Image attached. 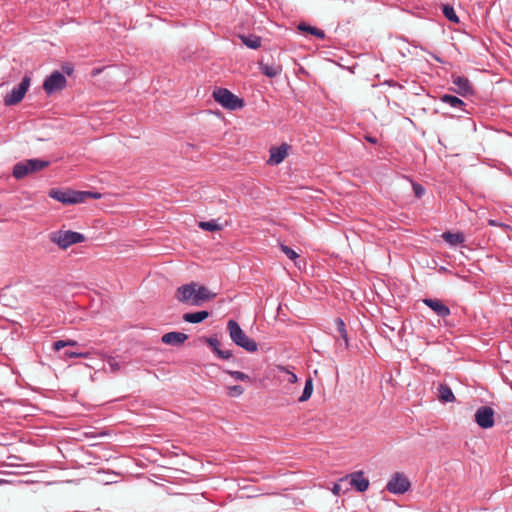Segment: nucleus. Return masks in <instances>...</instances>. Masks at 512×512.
<instances>
[{"label":"nucleus","mask_w":512,"mask_h":512,"mask_svg":"<svg viewBox=\"0 0 512 512\" xmlns=\"http://www.w3.org/2000/svg\"><path fill=\"white\" fill-rule=\"evenodd\" d=\"M227 373L231 377H233L235 380L244 381V382L245 381H248V382L252 381L251 377L248 374H246L244 372H241V371H231V370H229V371H227Z\"/></svg>","instance_id":"obj_31"},{"label":"nucleus","mask_w":512,"mask_h":512,"mask_svg":"<svg viewBox=\"0 0 512 512\" xmlns=\"http://www.w3.org/2000/svg\"><path fill=\"white\" fill-rule=\"evenodd\" d=\"M50 164L49 161L34 159V173L41 171L42 169L48 167Z\"/></svg>","instance_id":"obj_35"},{"label":"nucleus","mask_w":512,"mask_h":512,"mask_svg":"<svg viewBox=\"0 0 512 512\" xmlns=\"http://www.w3.org/2000/svg\"><path fill=\"white\" fill-rule=\"evenodd\" d=\"M341 483L342 482L334 484L332 488V492L334 495L339 496L343 492Z\"/></svg>","instance_id":"obj_38"},{"label":"nucleus","mask_w":512,"mask_h":512,"mask_svg":"<svg viewBox=\"0 0 512 512\" xmlns=\"http://www.w3.org/2000/svg\"><path fill=\"white\" fill-rule=\"evenodd\" d=\"M451 78L453 85L456 86V88H451L452 91L462 97L472 96L475 94L473 85L467 77L453 74Z\"/></svg>","instance_id":"obj_9"},{"label":"nucleus","mask_w":512,"mask_h":512,"mask_svg":"<svg viewBox=\"0 0 512 512\" xmlns=\"http://www.w3.org/2000/svg\"><path fill=\"white\" fill-rule=\"evenodd\" d=\"M279 369H281L282 371H285L287 374H288V379L287 381L289 383H296L298 378H297V375L293 372H290L288 369H286L285 367H279Z\"/></svg>","instance_id":"obj_36"},{"label":"nucleus","mask_w":512,"mask_h":512,"mask_svg":"<svg viewBox=\"0 0 512 512\" xmlns=\"http://www.w3.org/2000/svg\"><path fill=\"white\" fill-rule=\"evenodd\" d=\"M365 139L371 144L378 143V139L375 136L367 135V136H365Z\"/></svg>","instance_id":"obj_39"},{"label":"nucleus","mask_w":512,"mask_h":512,"mask_svg":"<svg viewBox=\"0 0 512 512\" xmlns=\"http://www.w3.org/2000/svg\"><path fill=\"white\" fill-rule=\"evenodd\" d=\"M240 39L250 49H258L261 46V37L257 35H240Z\"/></svg>","instance_id":"obj_24"},{"label":"nucleus","mask_w":512,"mask_h":512,"mask_svg":"<svg viewBox=\"0 0 512 512\" xmlns=\"http://www.w3.org/2000/svg\"><path fill=\"white\" fill-rule=\"evenodd\" d=\"M31 78L25 75L21 83L14 87L4 98V103L7 106L15 105L19 103L25 96L29 86Z\"/></svg>","instance_id":"obj_5"},{"label":"nucleus","mask_w":512,"mask_h":512,"mask_svg":"<svg viewBox=\"0 0 512 512\" xmlns=\"http://www.w3.org/2000/svg\"><path fill=\"white\" fill-rule=\"evenodd\" d=\"M108 364L113 372H118L121 368L120 364L116 361V359L112 357L108 360Z\"/></svg>","instance_id":"obj_37"},{"label":"nucleus","mask_w":512,"mask_h":512,"mask_svg":"<svg viewBox=\"0 0 512 512\" xmlns=\"http://www.w3.org/2000/svg\"><path fill=\"white\" fill-rule=\"evenodd\" d=\"M197 286V283L191 282L178 287L175 293V298L181 303H189L193 306L194 294Z\"/></svg>","instance_id":"obj_11"},{"label":"nucleus","mask_w":512,"mask_h":512,"mask_svg":"<svg viewBox=\"0 0 512 512\" xmlns=\"http://www.w3.org/2000/svg\"><path fill=\"white\" fill-rule=\"evenodd\" d=\"M313 393V379L308 377L305 381V386L302 392V395L299 397V402L307 401Z\"/></svg>","instance_id":"obj_27"},{"label":"nucleus","mask_w":512,"mask_h":512,"mask_svg":"<svg viewBox=\"0 0 512 512\" xmlns=\"http://www.w3.org/2000/svg\"><path fill=\"white\" fill-rule=\"evenodd\" d=\"M227 390L230 397H239L244 393V388L241 385L228 386Z\"/></svg>","instance_id":"obj_32"},{"label":"nucleus","mask_w":512,"mask_h":512,"mask_svg":"<svg viewBox=\"0 0 512 512\" xmlns=\"http://www.w3.org/2000/svg\"><path fill=\"white\" fill-rule=\"evenodd\" d=\"M35 429H37V430H42V429H43V427H36V426H34V430H35Z\"/></svg>","instance_id":"obj_44"},{"label":"nucleus","mask_w":512,"mask_h":512,"mask_svg":"<svg viewBox=\"0 0 512 512\" xmlns=\"http://www.w3.org/2000/svg\"><path fill=\"white\" fill-rule=\"evenodd\" d=\"M89 353L86 352H76L71 350H66L63 353L64 357L67 358H87Z\"/></svg>","instance_id":"obj_34"},{"label":"nucleus","mask_w":512,"mask_h":512,"mask_svg":"<svg viewBox=\"0 0 512 512\" xmlns=\"http://www.w3.org/2000/svg\"><path fill=\"white\" fill-rule=\"evenodd\" d=\"M77 345H78V343L75 340H70V339L69 340H58L52 344V348L55 351H59L65 347H72V346H77Z\"/></svg>","instance_id":"obj_29"},{"label":"nucleus","mask_w":512,"mask_h":512,"mask_svg":"<svg viewBox=\"0 0 512 512\" xmlns=\"http://www.w3.org/2000/svg\"><path fill=\"white\" fill-rule=\"evenodd\" d=\"M216 293L211 292L206 286L198 285L194 294L193 306H201L204 302L212 300Z\"/></svg>","instance_id":"obj_16"},{"label":"nucleus","mask_w":512,"mask_h":512,"mask_svg":"<svg viewBox=\"0 0 512 512\" xmlns=\"http://www.w3.org/2000/svg\"><path fill=\"white\" fill-rule=\"evenodd\" d=\"M438 399L443 403H450L456 400L452 389L445 383L438 386Z\"/></svg>","instance_id":"obj_21"},{"label":"nucleus","mask_w":512,"mask_h":512,"mask_svg":"<svg viewBox=\"0 0 512 512\" xmlns=\"http://www.w3.org/2000/svg\"><path fill=\"white\" fill-rule=\"evenodd\" d=\"M422 302L441 318H446L451 314L450 308L440 299L423 298Z\"/></svg>","instance_id":"obj_12"},{"label":"nucleus","mask_w":512,"mask_h":512,"mask_svg":"<svg viewBox=\"0 0 512 512\" xmlns=\"http://www.w3.org/2000/svg\"><path fill=\"white\" fill-rule=\"evenodd\" d=\"M187 339H188V335L187 334H185L183 332L172 331V332L165 333L162 336L161 341H162V343H164L166 345L180 346Z\"/></svg>","instance_id":"obj_17"},{"label":"nucleus","mask_w":512,"mask_h":512,"mask_svg":"<svg viewBox=\"0 0 512 512\" xmlns=\"http://www.w3.org/2000/svg\"><path fill=\"white\" fill-rule=\"evenodd\" d=\"M412 188L416 198L420 199L424 196L425 188L421 184L412 181Z\"/></svg>","instance_id":"obj_33"},{"label":"nucleus","mask_w":512,"mask_h":512,"mask_svg":"<svg viewBox=\"0 0 512 512\" xmlns=\"http://www.w3.org/2000/svg\"><path fill=\"white\" fill-rule=\"evenodd\" d=\"M32 172V159H27L24 162H18L14 165L12 174L16 179H22Z\"/></svg>","instance_id":"obj_18"},{"label":"nucleus","mask_w":512,"mask_h":512,"mask_svg":"<svg viewBox=\"0 0 512 512\" xmlns=\"http://www.w3.org/2000/svg\"><path fill=\"white\" fill-rule=\"evenodd\" d=\"M33 408H34V409H40L39 405H38V404H36V403H34Z\"/></svg>","instance_id":"obj_43"},{"label":"nucleus","mask_w":512,"mask_h":512,"mask_svg":"<svg viewBox=\"0 0 512 512\" xmlns=\"http://www.w3.org/2000/svg\"><path fill=\"white\" fill-rule=\"evenodd\" d=\"M66 83L65 76L59 71H54L45 79L43 89L47 94H52L65 88Z\"/></svg>","instance_id":"obj_8"},{"label":"nucleus","mask_w":512,"mask_h":512,"mask_svg":"<svg viewBox=\"0 0 512 512\" xmlns=\"http://www.w3.org/2000/svg\"><path fill=\"white\" fill-rule=\"evenodd\" d=\"M210 316V312L207 310H201L197 312L184 313L182 318L185 322L197 324L203 322Z\"/></svg>","instance_id":"obj_20"},{"label":"nucleus","mask_w":512,"mask_h":512,"mask_svg":"<svg viewBox=\"0 0 512 512\" xmlns=\"http://www.w3.org/2000/svg\"><path fill=\"white\" fill-rule=\"evenodd\" d=\"M297 29L301 32H305L308 34H311L315 36L318 39H324L325 38V32L321 29H318L315 26H311L305 22H300L297 26Z\"/></svg>","instance_id":"obj_23"},{"label":"nucleus","mask_w":512,"mask_h":512,"mask_svg":"<svg viewBox=\"0 0 512 512\" xmlns=\"http://www.w3.org/2000/svg\"><path fill=\"white\" fill-rule=\"evenodd\" d=\"M201 340L208 344V346L212 349V351L216 354V356L220 359L228 360L230 359L233 354L231 350H222L220 349V341L217 339L216 336L211 337H202Z\"/></svg>","instance_id":"obj_14"},{"label":"nucleus","mask_w":512,"mask_h":512,"mask_svg":"<svg viewBox=\"0 0 512 512\" xmlns=\"http://www.w3.org/2000/svg\"><path fill=\"white\" fill-rule=\"evenodd\" d=\"M290 149V145L287 143H282L280 146H272L269 150L270 157L267 161L269 165H278L284 161V159L288 155V150Z\"/></svg>","instance_id":"obj_13"},{"label":"nucleus","mask_w":512,"mask_h":512,"mask_svg":"<svg viewBox=\"0 0 512 512\" xmlns=\"http://www.w3.org/2000/svg\"><path fill=\"white\" fill-rule=\"evenodd\" d=\"M43 293H44V289L43 288L40 289V288L37 287L36 291H34V297L35 296L36 297H40L41 294H43Z\"/></svg>","instance_id":"obj_41"},{"label":"nucleus","mask_w":512,"mask_h":512,"mask_svg":"<svg viewBox=\"0 0 512 512\" xmlns=\"http://www.w3.org/2000/svg\"><path fill=\"white\" fill-rule=\"evenodd\" d=\"M259 68L262 74L269 78H274L281 74L282 66L279 64H269L263 61L259 62Z\"/></svg>","instance_id":"obj_19"},{"label":"nucleus","mask_w":512,"mask_h":512,"mask_svg":"<svg viewBox=\"0 0 512 512\" xmlns=\"http://www.w3.org/2000/svg\"><path fill=\"white\" fill-rule=\"evenodd\" d=\"M49 197L64 205L84 203L88 198L99 199L101 194L92 191H76L72 189L52 188L48 192Z\"/></svg>","instance_id":"obj_1"},{"label":"nucleus","mask_w":512,"mask_h":512,"mask_svg":"<svg viewBox=\"0 0 512 512\" xmlns=\"http://www.w3.org/2000/svg\"><path fill=\"white\" fill-rule=\"evenodd\" d=\"M212 96L214 100L225 109L238 110L245 105L242 98H239L226 88L216 87L213 90Z\"/></svg>","instance_id":"obj_3"},{"label":"nucleus","mask_w":512,"mask_h":512,"mask_svg":"<svg viewBox=\"0 0 512 512\" xmlns=\"http://www.w3.org/2000/svg\"><path fill=\"white\" fill-rule=\"evenodd\" d=\"M35 436H41V434H40V433H38V432H35V431H34V437H35Z\"/></svg>","instance_id":"obj_45"},{"label":"nucleus","mask_w":512,"mask_h":512,"mask_svg":"<svg viewBox=\"0 0 512 512\" xmlns=\"http://www.w3.org/2000/svg\"><path fill=\"white\" fill-rule=\"evenodd\" d=\"M280 250L291 260H293L295 262V264L297 265V262L296 260L299 258V254L297 252H295L291 247L285 245V244H280Z\"/></svg>","instance_id":"obj_30"},{"label":"nucleus","mask_w":512,"mask_h":512,"mask_svg":"<svg viewBox=\"0 0 512 512\" xmlns=\"http://www.w3.org/2000/svg\"><path fill=\"white\" fill-rule=\"evenodd\" d=\"M63 71L67 74V75H71L72 72H73V67L71 66H63Z\"/></svg>","instance_id":"obj_40"},{"label":"nucleus","mask_w":512,"mask_h":512,"mask_svg":"<svg viewBox=\"0 0 512 512\" xmlns=\"http://www.w3.org/2000/svg\"><path fill=\"white\" fill-rule=\"evenodd\" d=\"M335 324H336V330H337V333L339 334V337L344 340L345 348H348L349 347V339H348V333L346 330L345 322L343 321L342 318L338 317L335 319Z\"/></svg>","instance_id":"obj_25"},{"label":"nucleus","mask_w":512,"mask_h":512,"mask_svg":"<svg viewBox=\"0 0 512 512\" xmlns=\"http://www.w3.org/2000/svg\"><path fill=\"white\" fill-rule=\"evenodd\" d=\"M349 481L350 486H352L358 492H365L369 488V480L363 477L362 471L353 472L349 475L340 479V482Z\"/></svg>","instance_id":"obj_10"},{"label":"nucleus","mask_w":512,"mask_h":512,"mask_svg":"<svg viewBox=\"0 0 512 512\" xmlns=\"http://www.w3.org/2000/svg\"><path fill=\"white\" fill-rule=\"evenodd\" d=\"M494 410L490 406H481L475 412V422L482 429H490L494 426Z\"/></svg>","instance_id":"obj_7"},{"label":"nucleus","mask_w":512,"mask_h":512,"mask_svg":"<svg viewBox=\"0 0 512 512\" xmlns=\"http://www.w3.org/2000/svg\"><path fill=\"white\" fill-rule=\"evenodd\" d=\"M410 488V481L400 472H395L386 485V489L393 494H404Z\"/></svg>","instance_id":"obj_6"},{"label":"nucleus","mask_w":512,"mask_h":512,"mask_svg":"<svg viewBox=\"0 0 512 512\" xmlns=\"http://www.w3.org/2000/svg\"><path fill=\"white\" fill-rule=\"evenodd\" d=\"M199 228L205 231H219L222 229L221 225H219L216 220H210V221H200L198 224Z\"/></svg>","instance_id":"obj_28"},{"label":"nucleus","mask_w":512,"mask_h":512,"mask_svg":"<svg viewBox=\"0 0 512 512\" xmlns=\"http://www.w3.org/2000/svg\"><path fill=\"white\" fill-rule=\"evenodd\" d=\"M439 100L445 104H448L452 108L460 110L465 114H471V110L468 109V104L455 95L443 94L439 96Z\"/></svg>","instance_id":"obj_15"},{"label":"nucleus","mask_w":512,"mask_h":512,"mask_svg":"<svg viewBox=\"0 0 512 512\" xmlns=\"http://www.w3.org/2000/svg\"><path fill=\"white\" fill-rule=\"evenodd\" d=\"M50 240L61 249H67L73 244L82 243L86 237L79 232L72 230H58L50 234Z\"/></svg>","instance_id":"obj_4"},{"label":"nucleus","mask_w":512,"mask_h":512,"mask_svg":"<svg viewBox=\"0 0 512 512\" xmlns=\"http://www.w3.org/2000/svg\"><path fill=\"white\" fill-rule=\"evenodd\" d=\"M42 482H43V481H42V480H40V479H34V480H33V483H34V484L42 483Z\"/></svg>","instance_id":"obj_42"},{"label":"nucleus","mask_w":512,"mask_h":512,"mask_svg":"<svg viewBox=\"0 0 512 512\" xmlns=\"http://www.w3.org/2000/svg\"><path fill=\"white\" fill-rule=\"evenodd\" d=\"M441 10L446 19L450 22L458 24L460 22L459 17L457 16L453 6L449 4H442Z\"/></svg>","instance_id":"obj_26"},{"label":"nucleus","mask_w":512,"mask_h":512,"mask_svg":"<svg viewBox=\"0 0 512 512\" xmlns=\"http://www.w3.org/2000/svg\"><path fill=\"white\" fill-rule=\"evenodd\" d=\"M442 238L445 242L450 245L462 244L465 241V236L462 232H450L446 231L442 234Z\"/></svg>","instance_id":"obj_22"},{"label":"nucleus","mask_w":512,"mask_h":512,"mask_svg":"<svg viewBox=\"0 0 512 512\" xmlns=\"http://www.w3.org/2000/svg\"><path fill=\"white\" fill-rule=\"evenodd\" d=\"M227 330L232 342L235 345L250 353L256 352L258 350L257 342L252 338H249L235 320L231 319L228 321Z\"/></svg>","instance_id":"obj_2"}]
</instances>
